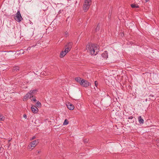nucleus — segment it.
Returning <instances> with one entry per match:
<instances>
[{"instance_id":"nucleus-10","label":"nucleus","mask_w":159,"mask_h":159,"mask_svg":"<svg viewBox=\"0 0 159 159\" xmlns=\"http://www.w3.org/2000/svg\"><path fill=\"white\" fill-rule=\"evenodd\" d=\"M66 105L68 108L70 110H72L74 108V105L70 103H68Z\"/></svg>"},{"instance_id":"nucleus-20","label":"nucleus","mask_w":159,"mask_h":159,"mask_svg":"<svg viewBox=\"0 0 159 159\" xmlns=\"http://www.w3.org/2000/svg\"><path fill=\"white\" fill-rule=\"evenodd\" d=\"M19 70V67H16L14 68L13 70L14 71L16 70V71Z\"/></svg>"},{"instance_id":"nucleus-22","label":"nucleus","mask_w":159,"mask_h":159,"mask_svg":"<svg viewBox=\"0 0 159 159\" xmlns=\"http://www.w3.org/2000/svg\"><path fill=\"white\" fill-rule=\"evenodd\" d=\"M32 98V99H31L32 101H33L34 102H36V99L35 97H33Z\"/></svg>"},{"instance_id":"nucleus-24","label":"nucleus","mask_w":159,"mask_h":159,"mask_svg":"<svg viewBox=\"0 0 159 159\" xmlns=\"http://www.w3.org/2000/svg\"><path fill=\"white\" fill-rule=\"evenodd\" d=\"M23 117H24V118H25V119H26L27 118V116L26 114H24V116H23Z\"/></svg>"},{"instance_id":"nucleus-7","label":"nucleus","mask_w":159,"mask_h":159,"mask_svg":"<svg viewBox=\"0 0 159 159\" xmlns=\"http://www.w3.org/2000/svg\"><path fill=\"white\" fill-rule=\"evenodd\" d=\"M71 43H69L66 46L67 48H66L64 51L66 52L67 53L69 52L70 51V50L71 48Z\"/></svg>"},{"instance_id":"nucleus-4","label":"nucleus","mask_w":159,"mask_h":159,"mask_svg":"<svg viewBox=\"0 0 159 159\" xmlns=\"http://www.w3.org/2000/svg\"><path fill=\"white\" fill-rule=\"evenodd\" d=\"M38 92V89H33L30 90L29 93L30 94V98L33 97L34 95H36Z\"/></svg>"},{"instance_id":"nucleus-19","label":"nucleus","mask_w":159,"mask_h":159,"mask_svg":"<svg viewBox=\"0 0 159 159\" xmlns=\"http://www.w3.org/2000/svg\"><path fill=\"white\" fill-rule=\"evenodd\" d=\"M69 35V33L68 32L66 31L64 34V35L65 37H67Z\"/></svg>"},{"instance_id":"nucleus-14","label":"nucleus","mask_w":159,"mask_h":159,"mask_svg":"<svg viewBox=\"0 0 159 159\" xmlns=\"http://www.w3.org/2000/svg\"><path fill=\"white\" fill-rule=\"evenodd\" d=\"M75 80L78 82H79L80 84L81 81L82 80L81 79L80 77H76L75 79Z\"/></svg>"},{"instance_id":"nucleus-28","label":"nucleus","mask_w":159,"mask_h":159,"mask_svg":"<svg viewBox=\"0 0 159 159\" xmlns=\"http://www.w3.org/2000/svg\"><path fill=\"white\" fill-rule=\"evenodd\" d=\"M150 97H153V95H152L151 94L150 95V96H149Z\"/></svg>"},{"instance_id":"nucleus-3","label":"nucleus","mask_w":159,"mask_h":159,"mask_svg":"<svg viewBox=\"0 0 159 159\" xmlns=\"http://www.w3.org/2000/svg\"><path fill=\"white\" fill-rule=\"evenodd\" d=\"M39 143V141L38 139L33 141L31 143L29 147L30 149H33V148L36 146Z\"/></svg>"},{"instance_id":"nucleus-29","label":"nucleus","mask_w":159,"mask_h":159,"mask_svg":"<svg viewBox=\"0 0 159 159\" xmlns=\"http://www.w3.org/2000/svg\"><path fill=\"white\" fill-rule=\"evenodd\" d=\"M149 0H145L146 2H148V1H149Z\"/></svg>"},{"instance_id":"nucleus-17","label":"nucleus","mask_w":159,"mask_h":159,"mask_svg":"<svg viewBox=\"0 0 159 159\" xmlns=\"http://www.w3.org/2000/svg\"><path fill=\"white\" fill-rule=\"evenodd\" d=\"M131 6L132 8H138L139 7V6L138 5L134 4H131Z\"/></svg>"},{"instance_id":"nucleus-21","label":"nucleus","mask_w":159,"mask_h":159,"mask_svg":"<svg viewBox=\"0 0 159 159\" xmlns=\"http://www.w3.org/2000/svg\"><path fill=\"white\" fill-rule=\"evenodd\" d=\"M94 83H95V86L96 87H97L98 84V82L97 81H95Z\"/></svg>"},{"instance_id":"nucleus-30","label":"nucleus","mask_w":159,"mask_h":159,"mask_svg":"<svg viewBox=\"0 0 159 159\" xmlns=\"http://www.w3.org/2000/svg\"><path fill=\"white\" fill-rule=\"evenodd\" d=\"M30 47H29L27 49H30Z\"/></svg>"},{"instance_id":"nucleus-11","label":"nucleus","mask_w":159,"mask_h":159,"mask_svg":"<svg viewBox=\"0 0 159 159\" xmlns=\"http://www.w3.org/2000/svg\"><path fill=\"white\" fill-rule=\"evenodd\" d=\"M102 57L104 58L107 59L108 57L107 52V51H105L102 54Z\"/></svg>"},{"instance_id":"nucleus-25","label":"nucleus","mask_w":159,"mask_h":159,"mask_svg":"<svg viewBox=\"0 0 159 159\" xmlns=\"http://www.w3.org/2000/svg\"><path fill=\"white\" fill-rule=\"evenodd\" d=\"M35 136H33L31 139H30V140H33L34 139H35Z\"/></svg>"},{"instance_id":"nucleus-12","label":"nucleus","mask_w":159,"mask_h":159,"mask_svg":"<svg viewBox=\"0 0 159 159\" xmlns=\"http://www.w3.org/2000/svg\"><path fill=\"white\" fill-rule=\"evenodd\" d=\"M138 120L139 123L140 124H143L144 122L141 116H139L138 118Z\"/></svg>"},{"instance_id":"nucleus-9","label":"nucleus","mask_w":159,"mask_h":159,"mask_svg":"<svg viewBox=\"0 0 159 159\" xmlns=\"http://www.w3.org/2000/svg\"><path fill=\"white\" fill-rule=\"evenodd\" d=\"M29 98H30V94L28 92L26 93L25 96H24L23 99V101H26L28 100Z\"/></svg>"},{"instance_id":"nucleus-16","label":"nucleus","mask_w":159,"mask_h":159,"mask_svg":"<svg viewBox=\"0 0 159 159\" xmlns=\"http://www.w3.org/2000/svg\"><path fill=\"white\" fill-rule=\"evenodd\" d=\"M5 119V117L3 116L2 115L0 114V121H3Z\"/></svg>"},{"instance_id":"nucleus-6","label":"nucleus","mask_w":159,"mask_h":159,"mask_svg":"<svg viewBox=\"0 0 159 159\" xmlns=\"http://www.w3.org/2000/svg\"><path fill=\"white\" fill-rule=\"evenodd\" d=\"M89 83L88 81L82 79L80 82V85L84 87H87L89 86Z\"/></svg>"},{"instance_id":"nucleus-5","label":"nucleus","mask_w":159,"mask_h":159,"mask_svg":"<svg viewBox=\"0 0 159 159\" xmlns=\"http://www.w3.org/2000/svg\"><path fill=\"white\" fill-rule=\"evenodd\" d=\"M16 17L17 19L16 20L18 22H20L23 19L19 10L17 11V13L16 14Z\"/></svg>"},{"instance_id":"nucleus-1","label":"nucleus","mask_w":159,"mask_h":159,"mask_svg":"<svg viewBox=\"0 0 159 159\" xmlns=\"http://www.w3.org/2000/svg\"><path fill=\"white\" fill-rule=\"evenodd\" d=\"M86 48L92 55H96L99 51V46L92 43L87 45Z\"/></svg>"},{"instance_id":"nucleus-31","label":"nucleus","mask_w":159,"mask_h":159,"mask_svg":"<svg viewBox=\"0 0 159 159\" xmlns=\"http://www.w3.org/2000/svg\"><path fill=\"white\" fill-rule=\"evenodd\" d=\"M40 152H39H39H38V153H39Z\"/></svg>"},{"instance_id":"nucleus-18","label":"nucleus","mask_w":159,"mask_h":159,"mask_svg":"<svg viewBox=\"0 0 159 159\" xmlns=\"http://www.w3.org/2000/svg\"><path fill=\"white\" fill-rule=\"evenodd\" d=\"M68 121L67 119H65L64 123L63 125H66L68 124Z\"/></svg>"},{"instance_id":"nucleus-13","label":"nucleus","mask_w":159,"mask_h":159,"mask_svg":"<svg viewBox=\"0 0 159 159\" xmlns=\"http://www.w3.org/2000/svg\"><path fill=\"white\" fill-rule=\"evenodd\" d=\"M66 54V53L64 51H62L60 54V57L61 58H62L64 57Z\"/></svg>"},{"instance_id":"nucleus-2","label":"nucleus","mask_w":159,"mask_h":159,"mask_svg":"<svg viewBox=\"0 0 159 159\" xmlns=\"http://www.w3.org/2000/svg\"><path fill=\"white\" fill-rule=\"evenodd\" d=\"M92 3V0H85L83 6V9L86 11L89 9Z\"/></svg>"},{"instance_id":"nucleus-15","label":"nucleus","mask_w":159,"mask_h":159,"mask_svg":"<svg viewBox=\"0 0 159 159\" xmlns=\"http://www.w3.org/2000/svg\"><path fill=\"white\" fill-rule=\"evenodd\" d=\"M36 105L38 107H40L41 106V104L38 101L37 102Z\"/></svg>"},{"instance_id":"nucleus-23","label":"nucleus","mask_w":159,"mask_h":159,"mask_svg":"<svg viewBox=\"0 0 159 159\" xmlns=\"http://www.w3.org/2000/svg\"><path fill=\"white\" fill-rule=\"evenodd\" d=\"M88 139H85L84 140V142L85 143H87L88 142Z\"/></svg>"},{"instance_id":"nucleus-8","label":"nucleus","mask_w":159,"mask_h":159,"mask_svg":"<svg viewBox=\"0 0 159 159\" xmlns=\"http://www.w3.org/2000/svg\"><path fill=\"white\" fill-rule=\"evenodd\" d=\"M32 112L34 113H37L38 111V109L35 106H32L31 107Z\"/></svg>"},{"instance_id":"nucleus-26","label":"nucleus","mask_w":159,"mask_h":159,"mask_svg":"<svg viewBox=\"0 0 159 159\" xmlns=\"http://www.w3.org/2000/svg\"><path fill=\"white\" fill-rule=\"evenodd\" d=\"M99 27L98 26V27H97L96 30V31H97V30H99Z\"/></svg>"},{"instance_id":"nucleus-27","label":"nucleus","mask_w":159,"mask_h":159,"mask_svg":"<svg viewBox=\"0 0 159 159\" xmlns=\"http://www.w3.org/2000/svg\"><path fill=\"white\" fill-rule=\"evenodd\" d=\"M133 118V117L132 116H130L128 118V119H132Z\"/></svg>"}]
</instances>
